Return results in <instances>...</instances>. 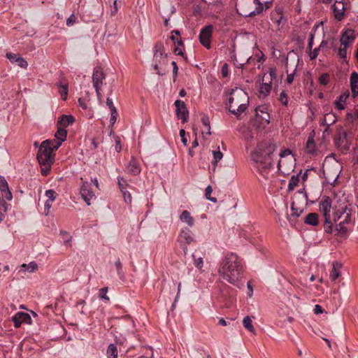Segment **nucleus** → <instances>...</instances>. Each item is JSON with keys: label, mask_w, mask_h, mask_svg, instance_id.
Instances as JSON below:
<instances>
[{"label": "nucleus", "mask_w": 358, "mask_h": 358, "mask_svg": "<svg viewBox=\"0 0 358 358\" xmlns=\"http://www.w3.org/2000/svg\"><path fill=\"white\" fill-rule=\"evenodd\" d=\"M251 56L247 55L246 57L242 58L240 55H238V58L236 55H234L233 59L234 62V65L237 68H242L245 64H247L250 59Z\"/></svg>", "instance_id": "33"}, {"label": "nucleus", "mask_w": 358, "mask_h": 358, "mask_svg": "<svg viewBox=\"0 0 358 358\" xmlns=\"http://www.w3.org/2000/svg\"><path fill=\"white\" fill-rule=\"evenodd\" d=\"M115 150L117 152H120L122 150V147H121V144H120V138L119 136H116L115 138Z\"/></svg>", "instance_id": "63"}, {"label": "nucleus", "mask_w": 358, "mask_h": 358, "mask_svg": "<svg viewBox=\"0 0 358 358\" xmlns=\"http://www.w3.org/2000/svg\"><path fill=\"white\" fill-rule=\"evenodd\" d=\"M306 151L307 153L313 154L315 151V143L313 137L310 136L306 144Z\"/></svg>", "instance_id": "36"}, {"label": "nucleus", "mask_w": 358, "mask_h": 358, "mask_svg": "<svg viewBox=\"0 0 358 358\" xmlns=\"http://www.w3.org/2000/svg\"><path fill=\"white\" fill-rule=\"evenodd\" d=\"M337 119L334 114L327 113L324 115L323 120L320 123V126H331L336 122Z\"/></svg>", "instance_id": "30"}, {"label": "nucleus", "mask_w": 358, "mask_h": 358, "mask_svg": "<svg viewBox=\"0 0 358 358\" xmlns=\"http://www.w3.org/2000/svg\"><path fill=\"white\" fill-rule=\"evenodd\" d=\"M108 287H103L100 289L99 290V297L101 299H105L106 301H109V298L107 296Z\"/></svg>", "instance_id": "49"}, {"label": "nucleus", "mask_w": 358, "mask_h": 358, "mask_svg": "<svg viewBox=\"0 0 358 358\" xmlns=\"http://www.w3.org/2000/svg\"><path fill=\"white\" fill-rule=\"evenodd\" d=\"M76 20V17L74 14L71 15L66 20L67 26L73 25Z\"/></svg>", "instance_id": "57"}, {"label": "nucleus", "mask_w": 358, "mask_h": 358, "mask_svg": "<svg viewBox=\"0 0 358 358\" xmlns=\"http://www.w3.org/2000/svg\"><path fill=\"white\" fill-rule=\"evenodd\" d=\"M45 196L48 198L47 201L53 202L56 198V192L52 189H48L45 192Z\"/></svg>", "instance_id": "48"}, {"label": "nucleus", "mask_w": 358, "mask_h": 358, "mask_svg": "<svg viewBox=\"0 0 358 358\" xmlns=\"http://www.w3.org/2000/svg\"><path fill=\"white\" fill-rule=\"evenodd\" d=\"M82 185L80 193L83 199L86 202L87 206L90 205V201L95 197L94 193L91 190V183L87 181H83L81 178Z\"/></svg>", "instance_id": "12"}, {"label": "nucleus", "mask_w": 358, "mask_h": 358, "mask_svg": "<svg viewBox=\"0 0 358 358\" xmlns=\"http://www.w3.org/2000/svg\"><path fill=\"white\" fill-rule=\"evenodd\" d=\"M106 76L100 67H96L94 69L93 75H92V82L93 86L95 88L96 95L98 97L100 96V89L103 84V81L105 80Z\"/></svg>", "instance_id": "9"}, {"label": "nucleus", "mask_w": 358, "mask_h": 358, "mask_svg": "<svg viewBox=\"0 0 358 358\" xmlns=\"http://www.w3.org/2000/svg\"><path fill=\"white\" fill-rule=\"evenodd\" d=\"M348 209V205L345 202L340 203L338 206H334V212L332 214V223L336 222L342 215H345L347 210Z\"/></svg>", "instance_id": "15"}, {"label": "nucleus", "mask_w": 358, "mask_h": 358, "mask_svg": "<svg viewBox=\"0 0 358 358\" xmlns=\"http://www.w3.org/2000/svg\"><path fill=\"white\" fill-rule=\"evenodd\" d=\"M346 8L343 0H334L332 6L334 16L338 21H341L345 17Z\"/></svg>", "instance_id": "14"}, {"label": "nucleus", "mask_w": 358, "mask_h": 358, "mask_svg": "<svg viewBox=\"0 0 358 358\" xmlns=\"http://www.w3.org/2000/svg\"><path fill=\"white\" fill-rule=\"evenodd\" d=\"M74 117L72 115H62L57 120V127H62L65 129L69 125L72 124L74 122Z\"/></svg>", "instance_id": "25"}, {"label": "nucleus", "mask_w": 358, "mask_h": 358, "mask_svg": "<svg viewBox=\"0 0 358 358\" xmlns=\"http://www.w3.org/2000/svg\"><path fill=\"white\" fill-rule=\"evenodd\" d=\"M342 264L338 262H334L332 264V271L330 273V278L334 281L341 275Z\"/></svg>", "instance_id": "29"}, {"label": "nucleus", "mask_w": 358, "mask_h": 358, "mask_svg": "<svg viewBox=\"0 0 358 358\" xmlns=\"http://www.w3.org/2000/svg\"><path fill=\"white\" fill-rule=\"evenodd\" d=\"M255 3H256L257 7H256L255 10L254 11L251 12L249 15H251L252 13L259 14V13H262L264 10V9L268 8L271 4V2H268V1L266 2L265 8H264V6H262V3L259 0H255Z\"/></svg>", "instance_id": "35"}, {"label": "nucleus", "mask_w": 358, "mask_h": 358, "mask_svg": "<svg viewBox=\"0 0 358 358\" xmlns=\"http://www.w3.org/2000/svg\"><path fill=\"white\" fill-rule=\"evenodd\" d=\"M244 327L253 334H256L255 329L252 325V322L251 317L250 316H246L244 317L243 321Z\"/></svg>", "instance_id": "37"}, {"label": "nucleus", "mask_w": 358, "mask_h": 358, "mask_svg": "<svg viewBox=\"0 0 358 358\" xmlns=\"http://www.w3.org/2000/svg\"><path fill=\"white\" fill-rule=\"evenodd\" d=\"M213 31V27L211 24L203 27L199 34L200 43L207 49L210 48V42L212 38V34Z\"/></svg>", "instance_id": "11"}, {"label": "nucleus", "mask_w": 358, "mask_h": 358, "mask_svg": "<svg viewBox=\"0 0 358 358\" xmlns=\"http://www.w3.org/2000/svg\"><path fill=\"white\" fill-rule=\"evenodd\" d=\"M117 110H113V112H111V114H110V124H111V126H113L116 120H117Z\"/></svg>", "instance_id": "54"}, {"label": "nucleus", "mask_w": 358, "mask_h": 358, "mask_svg": "<svg viewBox=\"0 0 358 358\" xmlns=\"http://www.w3.org/2000/svg\"><path fill=\"white\" fill-rule=\"evenodd\" d=\"M348 46H343V48H340L338 49V55L340 57L343 59L347 58V48Z\"/></svg>", "instance_id": "51"}, {"label": "nucleus", "mask_w": 358, "mask_h": 358, "mask_svg": "<svg viewBox=\"0 0 358 358\" xmlns=\"http://www.w3.org/2000/svg\"><path fill=\"white\" fill-rule=\"evenodd\" d=\"M180 243L190 244L194 241V235L189 229H182L178 236Z\"/></svg>", "instance_id": "20"}, {"label": "nucleus", "mask_w": 358, "mask_h": 358, "mask_svg": "<svg viewBox=\"0 0 358 358\" xmlns=\"http://www.w3.org/2000/svg\"><path fill=\"white\" fill-rule=\"evenodd\" d=\"M266 76V74L263 76L262 81L264 80V78ZM272 88V82L270 80L268 83L267 82H262V83L259 86V94L260 96H262L264 98L267 96L269 93L271 92Z\"/></svg>", "instance_id": "26"}, {"label": "nucleus", "mask_w": 358, "mask_h": 358, "mask_svg": "<svg viewBox=\"0 0 358 358\" xmlns=\"http://www.w3.org/2000/svg\"><path fill=\"white\" fill-rule=\"evenodd\" d=\"M269 76L270 80L272 81L273 79H275L277 77V70L275 68H270L269 69Z\"/></svg>", "instance_id": "59"}, {"label": "nucleus", "mask_w": 358, "mask_h": 358, "mask_svg": "<svg viewBox=\"0 0 358 358\" xmlns=\"http://www.w3.org/2000/svg\"><path fill=\"white\" fill-rule=\"evenodd\" d=\"M329 80V75L328 73H322L319 78V82L322 85H326Z\"/></svg>", "instance_id": "46"}, {"label": "nucleus", "mask_w": 358, "mask_h": 358, "mask_svg": "<svg viewBox=\"0 0 358 358\" xmlns=\"http://www.w3.org/2000/svg\"><path fill=\"white\" fill-rule=\"evenodd\" d=\"M291 208H292V213L289 217V221L291 223H293L295 222V218L299 217L301 215V213L303 212L304 206H299L298 205L297 200L296 199L292 201Z\"/></svg>", "instance_id": "17"}, {"label": "nucleus", "mask_w": 358, "mask_h": 358, "mask_svg": "<svg viewBox=\"0 0 358 358\" xmlns=\"http://www.w3.org/2000/svg\"><path fill=\"white\" fill-rule=\"evenodd\" d=\"M127 169L128 173L133 176H137L141 173L140 164L134 157H131L128 163Z\"/></svg>", "instance_id": "24"}, {"label": "nucleus", "mask_w": 358, "mask_h": 358, "mask_svg": "<svg viewBox=\"0 0 358 358\" xmlns=\"http://www.w3.org/2000/svg\"><path fill=\"white\" fill-rule=\"evenodd\" d=\"M23 268H25L27 271L29 272H34L38 269V265L36 262H31L28 264H23L21 266Z\"/></svg>", "instance_id": "44"}, {"label": "nucleus", "mask_w": 358, "mask_h": 358, "mask_svg": "<svg viewBox=\"0 0 358 358\" xmlns=\"http://www.w3.org/2000/svg\"><path fill=\"white\" fill-rule=\"evenodd\" d=\"M242 271L241 259L236 254L229 252L223 259L218 273L223 280L240 287Z\"/></svg>", "instance_id": "2"}, {"label": "nucleus", "mask_w": 358, "mask_h": 358, "mask_svg": "<svg viewBox=\"0 0 358 358\" xmlns=\"http://www.w3.org/2000/svg\"><path fill=\"white\" fill-rule=\"evenodd\" d=\"M57 86L58 87L59 93L60 94L62 99L65 101L67 99L69 92L68 82L64 78H62Z\"/></svg>", "instance_id": "27"}, {"label": "nucleus", "mask_w": 358, "mask_h": 358, "mask_svg": "<svg viewBox=\"0 0 358 358\" xmlns=\"http://www.w3.org/2000/svg\"><path fill=\"white\" fill-rule=\"evenodd\" d=\"M351 215H352V210H351V208H349V209L347 210V211L345 213V219L343 222H345V224H348V223L351 222Z\"/></svg>", "instance_id": "53"}, {"label": "nucleus", "mask_w": 358, "mask_h": 358, "mask_svg": "<svg viewBox=\"0 0 358 358\" xmlns=\"http://www.w3.org/2000/svg\"><path fill=\"white\" fill-rule=\"evenodd\" d=\"M109 1L110 2L112 1L113 4V6H111V10H110L111 15H115L118 10V8L117 6V0H109Z\"/></svg>", "instance_id": "55"}, {"label": "nucleus", "mask_w": 358, "mask_h": 358, "mask_svg": "<svg viewBox=\"0 0 358 358\" xmlns=\"http://www.w3.org/2000/svg\"><path fill=\"white\" fill-rule=\"evenodd\" d=\"M337 231H338L341 234H345L348 231V229L345 227V223L343 221L340 222L337 226Z\"/></svg>", "instance_id": "50"}, {"label": "nucleus", "mask_w": 358, "mask_h": 358, "mask_svg": "<svg viewBox=\"0 0 358 358\" xmlns=\"http://www.w3.org/2000/svg\"><path fill=\"white\" fill-rule=\"evenodd\" d=\"M213 171H215L217 167V162L223 157V154L220 150V147L217 150L213 151Z\"/></svg>", "instance_id": "34"}, {"label": "nucleus", "mask_w": 358, "mask_h": 358, "mask_svg": "<svg viewBox=\"0 0 358 358\" xmlns=\"http://www.w3.org/2000/svg\"><path fill=\"white\" fill-rule=\"evenodd\" d=\"M6 57L11 63L16 64L21 68L26 69L28 66L27 62L17 54L7 53Z\"/></svg>", "instance_id": "18"}, {"label": "nucleus", "mask_w": 358, "mask_h": 358, "mask_svg": "<svg viewBox=\"0 0 358 358\" xmlns=\"http://www.w3.org/2000/svg\"><path fill=\"white\" fill-rule=\"evenodd\" d=\"M320 48H315L313 51H311L309 54L310 59H315L319 53Z\"/></svg>", "instance_id": "61"}, {"label": "nucleus", "mask_w": 358, "mask_h": 358, "mask_svg": "<svg viewBox=\"0 0 358 358\" xmlns=\"http://www.w3.org/2000/svg\"><path fill=\"white\" fill-rule=\"evenodd\" d=\"M324 177L328 184L333 185L337 180L340 174L339 166L337 164L323 165Z\"/></svg>", "instance_id": "8"}, {"label": "nucleus", "mask_w": 358, "mask_h": 358, "mask_svg": "<svg viewBox=\"0 0 358 358\" xmlns=\"http://www.w3.org/2000/svg\"><path fill=\"white\" fill-rule=\"evenodd\" d=\"M349 96L350 94L348 92L341 94L338 99L335 101L336 108L338 110H343L345 106V101Z\"/></svg>", "instance_id": "32"}, {"label": "nucleus", "mask_w": 358, "mask_h": 358, "mask_svg": "<svg viewBox=\"0 0 358 358\" xmlns=\"http://www.w3.org/2000/svg\"><path fill=\"white\" fill-rule=\"evenodd\" d=\"M350 87L358 90V73L355 71L350 75Z\"/></svg>", "instance_id": "41"}, {"label": "nucleus", "mask_w": 358, "mask_h": 358, "mask_svg": "<svg viewBox=\"0 0 358 358\" xmlns=\"http://www.w3.org/2000/svg\"><path fill=\"white\" fill-rule=\"evenodd\" d=\"M249 105V96L241 88L233 89L230 94L227 103L229 111L239 118L242 113L245 111Z\"/></svg>", "instance_id": "4"}, {"label": "nucleus", "mask_w": 358, "mask_h": 358, "mask_svg": "<svg viewBox=\"0 0 358 358\" xmlns=\"http://www.w3.org/2000/svg\"><path fill=\"white\" fill-rule=\"evenodd\" d=\"M279 101L283 104L284 106H287L288 104V96L285 93V92L282 91L279 97Z\"/></svg>", "instance_id": "47"}, {"label": "nucleus", "mask_w": 358, "mask_h": 358, "mask_svg": "<svg viewBox=\"0 0 358 358\" xmlns=\"http://www.w3.org/2000/svg\"><path fill=\"white\" fill-rule=\"evenodd\" d=\"M180 219L182 222L187 223V225L189 227H192L194 224V218L191 216L190 213L186 210L182 212L180 216Z\"/></svg>", "instance_id": "31"}, {"label": "nucleus", "mask_w": 358, "mask_h": 358, "mask_svg": "<svg viewBox=\"0 0 358 358\" xmlns=\"http://www.w3.org/2000/svg\"><path fill=\"white\" fill-rule=\"evenodd\" d=\"M286 73H287L286 81L287 82L288 84L292 83V82L294 80V77L295 73H292L291 71L286 72Z\"/></svg>", "instance_id": "60"}, {"label": "nucleus", "mask_w": 358, "mask_h": 358, "mask_svg": "<svg viewBox=\"0 0 358 358\" xmlns=\"http://www.w3.org/2000/svg\"><path fill=\"white\" fill-rule=\"evenodd\" d=\"M213 192V188L210 185H208L205 189V196L208 200L213 203L217 202V199L215 197H211V193Z\"/></svg>", "instance_id": "45"}, {"label": "nucleus", "mask_w": 358, "mask_h": 358, "mask_svg": "<svg viewBox=\"0 0 358 358\" xmlns=\"http://www.w3.org/2000/svg\"><path fill=\"white\" fill-rule=\"evenodd\" d=\"M299 182V174L293 175L289 182L288 189L289 190H293Z\"/></svg>", "instance_id": "38"}, {"label": "nucleus", "mask_w": 358, "mask_h": 358, "mask_svg": "<svg viewBox=\"0 0 358 358\" xmlns=\"http://www.w3.org/2000/svg\"><path fill=\"white\" fill-rule=\"evenodd\" d=\"M7 206H8V205H7L6 202L3 200V198H1L0 196V208H1L3 211V212H1L0 210V222L1 221H3L5 217L4 213L7 211Z\"/></svg>", "instance_id": "43"}, {"label": "nucleus", "mask_w": 358, "mask_h": 358, "mask_svg": "<svg viewBox=\"0 0 358 358\" xmlns=\"http://www.w3.org/2000/svg\"><path fill=\"white\" fill-rule=\"evenodd\" d=\"M180 136L181 137V141L185 146L187 145V139L185 137V131L184 129L180 130Z\"/></svg>", "instance_id": "58"}, {"label": "nucleus", "mask_w": 358, "mask_h": 358, "mask_svg": "<svg viewBox=\"0 0 358 358\" xmlns=\"http://www.w3.org/2000/svg\"><path fill=\"white\" fill-rule=\"evenodd\" d=\"M67 136V131L62 127H57V131L55 134V140L43 141L39 146L37 153V159L41 165V173L43 176H47L51 166L54 163L55 154L54 153L62 145Z\"/></svg>", "instance_id": "1"}, {"label": "nucleus", "mask_w": 358, "mask_h": 358, "mask_svg": "<svg viewBox=\"0 0 358 358\" xmlns=\"http://www.w3.org/2000/svg\"><path fill=\"white\" fill-rule=\"evenodd\" d=\"M174 105L176 108V112L178 118L181 120L182 123L187 122L189 118V111L185 102L178 99L175 101Z\"/></svg>", "instance_id": "13"}, {"label": "nucleus", "mask_w": 358, "mask_h": 358, "mask_svg": "<svg viewBox=\"0 0 358 358\" xmlns=\"http://www.w3.org/2000/svg\"><path fill=\"white\" fill-rule=\"evenodd\" d=\"M52 203L50 201H46L45 203V214L48 215L50 209L52 207Z\"/></svg>", "instance_id": "64"}, {"label": "nucleus", "mask_w": 358, "mask_h": 358, "mask_svg": "<svg viewBox=\"0 0 358 358\" xmlns=\"http://www.w3.org/2000/svg\"><path fill=\"white\" fill-rule=\"evenodd\" d=\"M332 209H334V207L331 198L327 196H322L319 203V210L324 219V231L328 234H331L333 231L332 215L331 213Z\"/></svg>", "instance_id": "5"}, {"label": "nucleus", "mask_w": 358, "mask_h": 358, "mask_svg": "<svg viewBox=\"0 0 358 358\" xmlns=\"http://www.w3.org/2000/svg\"><path fill=\"white\" fill-rule=\"evenodd\" d=\"M31 317L28 313H17L13 317V321L15 327H20L22 323H28Z\"/></svg>", "instance_id": "21"}, {"label": "nucleus", "mask_w": 358, "mask_h": 358, "mask_svg": "<svg viewBox=\"0 0 358 358\" xmlns=\"http://www.w3.org/2000/svg\"><path fill=\"white\" fill-rule=\"evenodd\" d=\"M118 185L124 199H126V187L128 186L127 180L124 178H118Z\"/></svg>", "instance_id": "39"}, {"label": "nucleus", "mask_w": 358, "mask_h": 358, "mask_svg": "<svg viewBox=\"0 0 358 358\" xmlns=\"http://www.w3.org/2000/svg\"><path fill=\"white\" fill-rule=\"evenodd\" d=\"M334 143L342 153H346L350 150L351 143L348 138L346 131L343 128L337 130L334 138Z\"/></svg>", "instance_id": "7"}, {"label": "nucleus", "mask_w": 358, "mask_h": 358, "mask_svg": "<svg viewBox=\"0 0 358 358\" xmlns=\"http://www.w3.org/2000/svg\"><path fill=\"white\" fill-rule=\"evenodd\" d=\"M107 355L108 358H117V350L114 344L109 345Z\"/></svg>", "instance_id": "40"}, {"label": "nucleus", "mask_w": 358, "mask_h": 358, "mask_svg": "<svg viewBox=\"0 0 358 358\" xmlns=\"http://www.w3.org/2000/svg\"><path fill=\"white\" fill-rule=\"evenodd\" d=\"M299 62V55L294 51L289 52L285 59L286 72L296 73Z\"/></svg>", "instance_id": "10"}, {"label": "nucleus", "mask_w": 358, "mask_h": 358, "mask_svg": "<svg viewBox=\"0 0 358 358\" xmlns=\"http://www.w3.org/2000/svg\"><path fill=\"white\" fill-rule=\"evenodd\" d=\"M164 48L162 43H157L155 45L154 58L156 62L161 64L162 60L164 62L166 55L164 57Z\"/></svg>", "instance_id": "22"}, {"label": "nucleus", "mask_w": 358, "mask_h": 358, "mask_svg": "<svg viewBox=\"0 0 358 358\" xmlns=\"http://www.w3.org/2000/svg\"><path fill=\"white\" fill-rule=\"evenodd\" d=\"M201 122L203 125L208 127V130L210 129L209 117L206 115H203L201 117Z\"/></svg>", "instance_id": "52"}, {"label": "nucleus", "mask_w": 358, "mask_h": 358, "mask_svg": "<svg viewBox=\"0 0 358 358\" xmlns=\"http://www.w3.org/2000/svg\"><path fill=\"white\" fill-rule=\"evenodd\" d=\"M319 216L316 213H310L304 218V222L311 226H317L319 223Z\"/></svg>", "instance_id": "28"}, {"label": "nucleus", "mask_w": 358, "mask_h": 358, "mask_svg": "<svg viewBox=\"0 0 358 358\" xmlns=\"http://www.w3.org/2000/svg\"><path fill=\"white\" fill-rule=\"evenodd\" d=\"M193 258L194 259V265L201 269L203 267V258L199 257L196 259L194 255H193Z\"/></svg>", "instance_id": "56"}, {"label": "nucleus", "mask_w": 358, "mask_h": 358, "mask_svg": "<svg viewBox=\"0 0 358 358\" xmlns=\"http://www.w3.org/2000/svg\"><path fill=\"white\" fill-rule=\"evenodd\" d=\"M355 31L351 29L345 30L341 35L340 41L343 46H349L355 40Z\"/></svg>", "instance_id": "16"}, {"label": "nucleus", "mask_w": 358, "mask_h": 358, "mask_svg": "<svg viewBox=\"0 0 358 358\" xmlns=\"http://www.w3.org/2000/svg\"><path fill=\"white\" fill-rule=\"evenodd\" d=\"M180 36V31L178 30H174L171 33V39L173 41L175 45H177L178 46L182 45V41L181 38H178L176 36Z\"/></svg>", "instance_id": "42"}, {"label": "nucleus", "mask_w": 358, "mask_h": 358, "mask_svg": "<svg viewBox=\"0 0 358 358\" xmlns=\"http://www.w3.org/2000/svg\"><path fill=\"white\" fill-rule=\"evenodd\" d=\"M279 156L280 159L278 162V168L283 173H288L292 170L293 165V156L289 149L282 150Z\"/></svg>", "instance_id": "6"}, {"label": "nucleus", "mask_w": 358, "mask_h": 358, "mask_svg": "<svg viewBox=\"0 0 358 358\" xmlns=\"http://www.w3.org/2000/svg\"><path fill=\"white\" fill-rule=\"evenodd\" d=\"M272 19L278 30L281 29L287 22L286 17L280 10H276L275 13L273 14Z\"/></svg>", "instance_id": "23"}, {"label": "nucleus", "mask_w": 358, "mask_h": 358, "mask_svg": "<svg viewBox=\"0 0 358 358\" xmlns=\"http://www.w3.org/2000/svg\"><path fill=\"white\" fill-rule=\"evenodd\" d=\"M106 105L110 109V112H113V110H117L116 108L115 107L113 103L112 99H110L109 97H108L107 99H106Z\"/></svg>", "instance_id": "62"}, {"label": "nucleus", "mask_w": 358, "mask_h": 358, "mask_svg": "<svg viewBox=\"0 0 358 358\" xmlns=\"http://www.w3.org/2000/svg\"><path fill=\"white\" fill-rule=\"evenodd\" d=\"M0 191L2 196L7 200L10 201L13 198L12 193L9 189L8 184L3 176H0Z\"/></svg>", "instance_id": "19"}, {"label": "nucleus", "mask_w": 358, "mask_h": 358, "mask_svg": "<svg viewBox=\"0 0 358 358\" xmlns=\"http://www.w3.org/2000/svg\"><path fill=\"white\" fill-rule=\"evenodd\" d=\"M276 149L277 146L275 144L267 142L259 145V152L257 151L252 153V158L255 162L257 169L266 180L269 179L267 171L273 162L271 155Z\"/></svg>", "instance_id": "3"}]
</instances>
